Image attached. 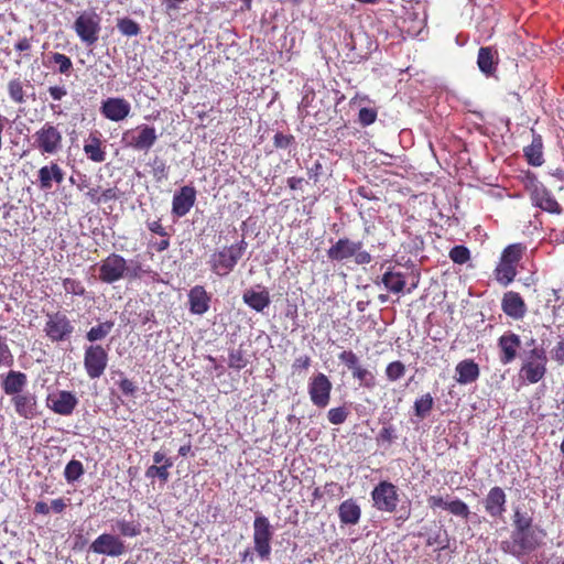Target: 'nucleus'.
<instances>
[{"label": "nucleus", "mask_w": 564, "mask_h": 564, "mask_svg": "<svg viewBox=\"0 0 564 564\" xmlns=\"http://www.w3.org/2000/svg\"><path fill=\"white\" fill-rule=\"evenodd\" d=\"M98 271L99 280L107 284H112L122 279H140L143 273L142 264L139 260H127L118 253H110L101 260Z\"/></svg>", "instance_id": "1"}, {"label": "nucleus", "mask_w": 564, "mask_h": 564, "mask_svg": "<svg viewBox=\"0 0 564 564\" xmlns=\"http://www.w3.org/2000/svg\"><path fill=\"white\" fill-rule=\"evenodd\" d=\"M544 530L512 531L510 538L500 543V549L517 558L534 552L543 544Z\"/></svg>", "instance_id": "2"}, {"label": "nucleus", "mask_w": 564, "mask_h": 564, "mask_svg": "<svg viewBox=\"0 0 564 564\" xmlns=\"http://www.w3.org/2000/svg\"><path fill=\"white\" fill-rule=\"evenodd\" d=\"M522 365L519 375L533 384L539 382L546 373V354L544 349L533 347L521 356Z\"/></svg>", "instance_id": "3"}, {"label": "nucleus", "mask_w": 564, "mask_h": 564, "mask_svg": "<svg viewBox=\"0 0 564 564\" xmlns=\"http://www.w3.org/2000/svg\"><path fill=\"white\" fill-rule=\"evenodd\" d=\"M247 242L242 239L239 243L225 247L210 256L212 271L219 276H225L234 270L237 262L246 251Z\"/></svg>", "instance_id": "4"}, {"label": "nucleus", "mask_w": 564, "mask_h": 564, "mask_svg": "<svg viewBox=\"0 0 564 564\" xmlns=\"http://www.w3.org/2000/svg\"><path fill=\"white\" fill-rule=\"evenodd\" d=\"M362 241L340 238L327 250V256L335 261H344L354 257L357 264H368L371 262L372 257L368 251L362 250Z\"/></svg>", "instance_id": "5"}, {"label": "nucleus", "mask_w": 564, "mask_h": 564, "mask_svg": "<svg viewBox=\"0 0 564 564\" xmlns=\"http://www.w3.org/2000/svg\"><path fill=\"white\" fill-rule=\"evenodd\" d=\"M33 147L42 154H57L63 149L62 132L53 123L45 122L33 134Z\"/></svg>", "instance_id": "6"}, {"label": "nucleus", "mask_w": 564, "mask_h": 564, "mask_svg": "<svg viewBox=\"0 0 564 564\" xmlns=\"http://www.w3.org/2000/svg\"><path fill=\"white\" fill-rule=\"evenodd\" d=\"M101 17L94 10L83 11L74 22V31L83 43L94 45L101 30Z\"/></svg>", "instance_id": "7"}, {"label": "nucleus", "mask_w": 564, "mask_h": 564, "mask_svg": "<svg viewBox=\"0 0 564 564\" xmlns=\"http://www.w3.org/2000/svg\"><path fill=\"white\" fill-rule=\"evenodd\" d=\"M273 528L267 517L258 514L253 521V545L261 561H268L271 555Z\"/></svg>", "instance_id": "8"}, {"label": "nucleus", "mask_w": 564, "mask_h": 564, "mask_svg": "<svg viewBox=\"0 0 564 564\" xmlns=\"http://www.w3.org/2000/svg\"><path fill=\"white\" fill-rule=\"evenodd\" d=\"M46 318L44 333L52 341H64L73 334L74 325L65 314L48 313Z\"/></svg>", "instance_id": "9"}, {"label": "nucleus", "mask_w": 564, "mask_h": 564, "mask_svg": "<svg viewBox=\"0 0 564 564\" xmlns=\"http://www.w3.org/2000/svg\"><path fill=\"white\" fill-rule=\"evenodd\" d=\"M373 506L383 512H393L399 502L397 487L388 481H380L372 490Z\"/></svg>", "instance_id": "10"}, {"label": "nucleus", "mask_w": 564, "mask_h": 564, "mask_svg": "<svg viewBox=\"0 0 564 564\" xmlns=\"http://www.w3.org/2000/svg\"><path fill=\"white\" fill-rule=\"evenodd\" d=\"M108 364V354L100 345H90L85 348L84 366L90 379L104 375Z\"/></svg>", "instance_id": "11"}, {"label": "nucleus", "mask_w": 564, "mask_h": 564, "mask_svg": "<svg viewBox=\"0 0 564 564\" xmlns=\"http://www.w3.org/2000/svg\"><path fill=\"white\" fill-rule=\"evenodd\" d=\"M333 384L323 372H317L308 381V394L312 403L321 409L328 405Z\"/></svg>", "instance_id": "12"}, {"label": "nucleus", "mask_w": 564, "mask_h": 564, "mask_svg": "<svg viewBox=\"0 0 564 564\" xmlns=\"http://www.w3.org/2000/svg\"><path fill=\"white\" fill-rule=\"evenodd\" d=\"M89 550L96 554L119 557L126 553L127 547L119 536L102 533L90 544Z\"/></svg>", "instance_id": "13"}, {"label": "nucleus", "mask_w": 564, "mask_h": 564, "mask_svg": "<svg viewBox=\"0 0 564 564\" xmlns=\"http://www.w3.org/2000/svg\"><path fill=\"white\" fill-rule=\"evenodd\" d=\"M78 404L77 397L66 390H56L47 394L46 406L54 413L68 416Z\"/></svg>", "instance_id": "14"}, {"label": "nucleus", "mask_w": 564, "mask_h": 564, "mask_svg": "<svg viewBox=\"0 0 564 564\" xmlns=\"http://www.w3.org/2000/svg\"><path fill=\"white\" fill-rule=\"evenodd\" d=\"M338 359L352 371V377L359 380L360 384L367 388H372L375 386V376L359 365V359L354 351L344 350L339 354Z\"/></svg>", "instance_id": "15"}, {"label": "nucleus", "mask_w": 564, "mask_h": 564, "mask_svg": "<svg viewBox=\"0 0 564 564\" xmlns=\"http://www.w3.org/2000/svg\"><path fill=\"white\" fill-rule=\"evenodd\" d=\"M100 111L107 119L118 122L130 115L131 106L123 98L111 97L102 101Z\"/></svg>", "instance_id": "16"}, {"label": "nucleus", "mask_w": 564, "mask_h": 564, "mask_svg": "<svg viewBox=\"0 0 564 564\" xmlns=\"http://www.w3.org/2000/svg\"><path fill=\"white\" fill-rule=\"evenodd\" d=\"M11 402L17 414L24 419H33L37 414V399L29 391L12 397Z\"/></svg>", "instance_id": "17"}, {"label": "nucleus", "mask_w": 564, "mask_h": 564, "mask_svg": "<svg viewBox=\"0 0 564 564\" xmlns=\"http://www.w3.org/2000/svg\"><path fill=\"white\" fill-rule=\"evenodd\" d=\"M158 140L156 131L153 127L143 124L137 128V133L128 140V145L138 151L150 150Z\"/></svg>", "instance_id": "18"}, {"label": "nucleus", "mask_w": 564, "mask_h": 564, "mask_svg": "<svg viewBox=\"0 0 564 564\" xmlns=\"http://www.w3.org/2000/svg\"><path fill=\"white\" fill-rule=\"evenodd\" d=\"M195 199V189L189 186H183L173 196L172 213L177 217L185 216L193 207Z\"/></svg>", "instance_id": "19"}, {"label": "nucleus", "mask_w": 564, "mask_h": 564, "mask_svg": "<svg viewBox=\"0 0 564 564\" xmlns=\"http://www.w3.org/2000/svg\"><path fill=\"white\" fill-rule=\"evenodd\" d=\"M521 346L520 337L513 333H506L498 339V347L500 348V362L508 365L512 362Z\"/></svg>", "instance_id": "20"}, {"label": "nucleus", "mask_w": 564, "mask_h": 564, "mask_svg": "<svg viewBox=\"0 0 564 564\" xmlns=\"http://www.w3.org/2000/svg\"><path fill=\"white\" fill-rule=\"evenodd\" d=\"M506 501L502 488L492 487L485 499V509L490 517L500 518L506 511Z\"/></svg>", "instance_id": "21"}, {"label": "nucleus", "mask_w": 564, "mask_h": 564, "mask_svg": "<svg viewBox=\"0 0 564 564\" xmlns=\"http://www.w3.org/2000/svg\"><path fill=\"white\" fill-rule=\"evenodd\" d=\"M505 314L513 319H521L525 315L527 306L522 297L517 292H507L501 302Z\"/></svg>", "instance_id": "22"}, {"label": "nucleus", "mask_w": 564, "mask_h": 564, "mask_svg": "<svg viewBox=\"0 0 564 564\" xmlns=\"http://www.w3.org/2000/svg\"><path fill=\"white\" fill-rule=\"evenodd\" d=\"M189 312L203 315L209 310L210 295L202 285H195L188 292Z\"/></svg>", "instance_id": "23"}, {"label": "nucleus", "mask_w": 564, "mask_h": 564, "mask_svg": "<svg viewBox=\"0 0 564 564\" xmlns=\"http://www.w3.org/2000/svg\"><path fill=\"white\" fill-rule=\"evenodd\" d=\"M28 383L26 375L21 371L10 370L2 379L1 387L6 394L17 395L23 392Z\"/></svg>", "instance_id": "24"}, {"label": "nucleus", "mask_w": 564, "mask_h": 564, "mask_svg": "<svg viewBox=\"0 0 564 564\" xmlns=\"http://www.w3.org/2000/svg\"><path fill=\"white\" fill-rule=\"evenodd\" d=\"M242 300L249 307L257 312H263L271 303L269 292L264 289L260 291L253 289L247 290L242 295Z\"/></svg>", "instance_id": "25"}, {"label": "nucleus", "mask_w": 564, "mask_h": 564, "mask_svg": "<svg viewBox=\"0 0 564 564\" xmlns=\"http://www.w3.org/2000/svg\"><path fill=\"white\" fill-rule=\"evenodd\" d=\"M532 199L534 205L541 209L552 214H561V207L558 203L544 187H535L532 193Z\"/></svg>", "instance_id": "26"}, {"label": "nucleus", "mask_w": 564, "mask_h": 564, "mask_svg": "<svg viewBox=\"0 0 564 564\" xmlns=\"http://www.w3.org/2000/svg\"><path fill=\"white\" fill-rule=\"evenodd\" d=\"M455 371L457 373V382L468 384L475 382L479 377V367L471 359H465L457 364Z\"/></svg>", "instance_id": "27"}, {"label": "nucleus", "mask_w": 564, "mask_h": 564, "mask_svg": "<svg viewBox=\"0 0 564 564\" xmlns=\"http://www.w3.org/2000/svg\"><path fill=\"white\" fill-rule=\"evenodd\" d=\"M338 516L340 522L344 524H357L361 516V510L352 499H348L340 503Z\"/></svg>", "instance_id": "28"}, {"label": "nucleus", "mask_w": 564, "mask_h": 564, "mask_svg": "<svg viewBox=\"0 0 564 564\" xmlns=\"http://www.w3.org/2000/svg\"><path fill=\"white\" fill-rule=\"evenodd\" d=\"M497 62V52L492 47L479 48L477 64L484 74L491 75L496 70Z\"/></svg>", "instance_id": "29"}, {"label": "nucleus", "mask_w": 564, "mask_h": 564, "mask_svg": "<svg viewBox=\"0 0 564 564\" xmlns=\"http://www.w3.org/2000/svg\"><path fill=\"white\" fill-rule=\"evenodd\" d=\"M382 283L390 292L401 293L405 288L406 281L403 273L389 270L383 274Z\"/></svg>", "instance_id": "30"}, {"label": "nucleus", "mask_w": 564, "mask_h": 564, "mask_svg": "<svg viewBox=\"0 0 564 564\" xmlns=\"http://www.w3.org/2000/svg\"><path fill=\"white\" fill-rule=\"evenodd\" d=\"M84 152L94 162L100 163L106 160V153L101 149V141L97 137L90 135L84 144Z\"/></svg>", "instance_id": "31"}, {"label": "nucleus", "mask_w": 564, "mask_h": 564, "mask_svg": "<svg viewBox=\"0 0 564 564\" xmlns=\"http://www.w3.org/2000/svg\"><path fill=\"white\" fill-rule=\"evenodd\" d=\"M524 154L531 165L540 166L543 163L541 139H533L532 143L524 149Z\"/></svg>", "instance_id": "32"}, {"label": "nucleus", "mask_w": 564, "mask_h": 564, "mask_svg": "<svg viewBox=\"0 0 564 564\" xmlns=\"http://www.w3.org/2000/svg\"><path fill=\"white\" fill-rule=\"evenodd\" d=\"M516 274L517 270L514 265L500 260V263L496 269V279L501 285L507 286L510 284L513 281Z\"/></svg>", "instance_id": "33"}, {"label": "nucleus", "mask_w": 564, "mask_h": 564, "mask_svg": "<svg viewBox=\"0 0 564 564\" xmlns=\"http://www.w3.org/2000/svg\"><path fill=\"white\" fill-rule=\"evenodd\" d=\"M113 530H117L122 536L134 538L141 533V525L134 521L119 519L116 521Z\"/></svg>", "instance_id": "34"}, {"label": "nucleus", "mask_w": 564, "mask_h": 564, "mask_svg": "<svg viewBox=\"0 0 564 564\" xmlns=\"http://www.w3.org/2000/svg\"><path fill=\"white\" fill-rule=\"evenodd\" d=\"M112 327H113V322L107 321V322L100 323L97 326L91 327L87 332L86 338L90 343L101 340L108 336V334L111 332Z\"/></svg>", "instance_id": "35"}, {"label": "nucleus", "mask_w": 564, "mask_h": 564, "mask_svg": "<svg viewBox=\"0 0 564 564\" xmlns=\"http://www.w3.org/2000/svg\"><path fill=\"white\" fill-rule=\"evenodd\" d=\"M173 466V460H166V464L156 466L152 465L147 468L145 477L155 478L158 477L161 481L166 482L170 477L169 468Z\"/></svg>", "instance_id": "36"}, {"label": "nucleus", "mask_w": 564, "mask_h": 564, "mask_svg": "<svg viewBox=\"0 0 564 564\" xmlns=\"http://www.w3.org/2000/svg\"><path fill=\"white\" fill-rule=\"evenodd\" d=\"M434 404V400L430 393L422 395L414 402L415 415L420 419H424L429 415Z\"/></svg>", "instance_id": "37"}, {"label": "nucleus", "mask_w": 564, "mask_h": 564, "mask_svg": "<svg viewBox=\"0 0 564 564\" xmlns=\"http://www.w3.org/2000/svg\"><path fill=\"white\" fill-rule=\"evenodd\" d=\"M8 93L12 101L24 104L26 101L23 83L19 78L11 79L8 83Z\"/></svg>", "instance_id": "38"}, {"label": "nucleus", "mask_w": 564, "mask_h": 564, "mask_svg": "<svg viewBox=\"0 0 564 564\" xmlns=\"http://www.w3.org/2000/svg\"><path fill=\"white\" fill-rule=\"evenodd\" d=\"M540 530L539 527L532 524V518L520 511H516L513 516V530L512 531H532Z\"/></svg>", "instance_id": "39"}, {"label": "nucleus", "mask_w": 564, "mask_h": 564, "mask_svg": "<svg viewBox=\"0 0 564 564\" xmlns=\"http://www.w3.org/2000/svg\"><path fill=\"white\" fill-rule=\"evenodd\" d=\"M522 251L523 247L520 243L510 245L503 250L500 260L516 267L521 259Z\"/></svg>", "instance_id": "40"}, {"label": "nucleus", "mask_w": 564, "mask_h": 564, "mask_svg": "<svg viewBox=\"0 0 564 564\" xmlns=\"http://www.w3.org/2000/svg\"><path fill=\"white\" fill-rule=\"evenodd\" d=\"M84 474V466L82 462L72 459L65 467L64 477L67 482L78 480Z\"/></svg>", "instance_id": "41"}, {"label": "nucleus", "mask_w": 564, "mask_h": 564, "mask_svg": "<svg viewBox=\"0 0 564 564\" xmlns=\"http://www.w3.org/2000/svg\"><path fill=\"white\" fill-rule=\"evenodd\" d=\"M117 28L126 36H137L141 31L139 24L129 18L119 19Z\"/></svg>", "instance_id": "42"}, {"label": "nucleus", "mask_w": 564, "mask_h": 564, "mask_svg": "<svg viewBox=\"0 0 564 564\" xmlns=\"http://www.w3.org/2000/svg\"><path fill=\"white\" fill-rule=\"evenodd\" d=\"M449 258L454 263L464 264L470 259V252L465 246H455L449 251Z\"/></svg>", "instance_id": "43"}, {"label": "nucleus", "mask_w": 564, "mask_h": 564, "mask_svg": "<svg viewBox=\"0 0 564 564\" xmlns=\"http://www.w3.org/2000/svg\"><path fill=\"white\" fill-rule=\"evenodd\" d=\"M405 373V366L401 361H393L387 366L386 375L390 381H395Z\"/></svg>", "instance_id": "44"}, {"label": "nucleus", "mask_w": 564, "mask_h": 564, "mask_svg": "<svg viewBox=\"0 0 564 564\" xmlns=\"http://www.w3.org/2000/svg\"><path fill=\"white\" fill-rule=\"evenodd\" d=\"M447 510L453 513L454 516H457V517H460V518H464V519H467L468 516H469V508L468 506L459 500V499H456V500H453L451 502H448V506H447Z\"/></svg>", "instance_id": "45"}, {"label": "nucleus", "mask_w": 564, "mask_h": 564, "mask_svg": "<svg viewBox=\"0 0 564 564\" xmlns=\"http://www.w3.org/2000/svg\"><path fill=\"white\" fill-rule=\"evenodd\" d=\"M52 59L55 64L58 65V72L61 74H64V75H68L72 67H73V63L70 61V58L62 53H54L52 55Z\"/></svg>", "instance_id": "46"}, {"label": "nucleus", "mask_w": 564, "mask_h": 564, "mask_svg": "<svg viewBox=\"0 0 564 564\" xmlns=\"http://www.w3.org/2000/svg\"><path fill=\"white\" fill-rule=\"evenodd\" d=\"M348 416V411L344 406L333 408L327 413L328 421L334 425L343 424Z\"/></svg>", "instance_id": "47"}, {"label": "nucleus", "mask_w": 564, "mask_h": 564, "mask_svg": "<svg viewBox=\"0 0 564 564\" xmlns=\"http://www.w3.org/2000/svg\"><path fill=\"white\" fill-rule=\"evenodd\" d=\"M13 365V355L6 340L0 336V367H11Z\"/></svg>", "instance_id": "48"}, {"label": "nucleus", "mask_w": 564, "mask_h": 564, "mask_svg": "<svg viewBox=\"0 0 564 564\" xmlns=\"http://www.w3.org/2000/svg\"><path fill=\"white\" fill-rule=\"evenodd\" d=\"M40 187L42 189H50L52 187V164L50 166H43L39 170Z\"/></svg>", "instance_id": "49"}, {"label": "nucleus", "mask_w": 564, "mask_h": 564, "mask_svg": "<svg viewBox=\"0 0 564 564\" xmlns=\"http://www.w3.org/2000/svg\"><path fill=\"white\" fill-rule=\"evenodd\" d=\"M63 286L67 293H70L74 295H83L85 293L84 285L79 281H76L73 279H65L63 281Z\"/></svg>", "instance_id": "50"}, {"label": "nucleus", "mask_w": 564, "mask_h": 564, "mask_svg": "<svg viewBox=\"0 0 564 564\" xmlns=\"http://www.w3.org/2000/svg\"><path fill=\"white\" fill-rule=\"evenodd\" d=\"M228 365L230 368L241 369L247 365L241 350H232L229 354Z\"/></svg>", "instance_id": "51"}, {"label": "nucleus", "mask_w": 564, "mask_h": 564, "mask_svg": "<svg viewBox=\"0 0 564 564\" xmlns=\"http://www.w3.org/2000/svg\"><path fill=\"white\" fill-rule=\"evenodd\" d=\"M377 112L371 108H361L359 110V121L362 126H369L376 121Z\"/></svg>", "instance_id": "52"}, {"label": "nucleus", "mask_w": 564, "mask_h": 564, "mask_svg": "<svg viewBox=\"0 0 564 564\" xmlns=\"http://www.w3.org/2000/svg\"><path fill=\"white\" fill-rule=\"evenodd\" d=\"M294 141V137L290 134H283L278 132L274 134L273 143L279 149L288 148Z\"/></svg>", "instance_id": "53"}, {"label": "nucleus", "mask_w": 564, "mask_h": 564, "mask_svg": "<svg viewBox=\"0 0 564 564\" xmlns=\"http://www.w3.org/2000/svg\"><path fill=\"white\" fill-rule=\"evenodd\" d=\"M153 175L156 181L167 178V166L163 161H155L153 165Z\"/></svg>", "instance_id": "54"}, {"label": "nucleus", "mask_w": 564, "mask_h": 564, "mask_svg": "<svg viewBox=\"0 0 564 564\" xmlns=\"http://www.w3.org/2000/svg\"><path fill=\"white\" fill-rule=\"evenodd\" d=\"M552 358L558 364L564 365V340H560L552 349Z\"/></svg>", "instance_id": "55"}, {"label": "nucleus", "mask_w": 564, "mask_h": 564, "mask_svg": "<svg viewBox=\"0 0 564 564\" xmlns=\"http://www.w3.org/2000/svg\"><path fill=\"white\" fill-rule=\"evenodd\" d=\"M148 229L161 237H167L165 228L161 225L160 220H153L147 223Z\"/></svg>", "instance_id": "56"}, {"label": "nucleus", "mask_w": 564, "mask_h": 564, "mask_svg": "<svg viewBox=\"0 0 564 564\" xmlns=\"http://www.w3.org/2000/svg\"><path fill=\"white\" fill-rule=\"evenodd\" d=\"M427 503H429L430 508H432V509L442 508V509H446L447 510V506H448V502L445 501L440 496H431V497H429Z\"/></svg>", "instance_id": "57"}, {"label": "nucleus", "mask_w": 564, "mask_h": 564, "mask_svg": "<svg viewBox=\"0 0 564 564\" xmlns=\"http://www.w3.org/2000/svg\"><path fill=\"white\" fill-rule=\"evenodd\" d=\"M48 93L54 100H61L67 95V90L64 86H51Z\"/></svg>", "instance_id": "58"}, {"label": "nucleus", "mask_w": 564, "mask_h": 564, "mask_svg": "<svg viewBox=\"0 0 564 564\" xmlns=\"http://www.w3.org/2000/svg\"><path fill=\"white\" fill-rule=\"evenodd\" d=\"M119 387H120L121 391L127 395L133 394L137 390V387L134 386V383L129 379H122L119 382Z\"/></svg>", "instance_id": "59"}, {"label": "nucleus", "mask_w": 564, "mask_h": 564, "mask_svg": "<svg viewBox=\"0 0 564 564\" xmlns=\"http://www.w3.org/2000/svg\"><path fill=\"white\" fill-rule=\"evenodd\" d=\"M311 358L308 356H300L293 362L294 369H307L311 366Z\"/></svg>", "instance_id": "60"}, {"label": "nucleus", "mask_w": 564, "mask_h": 564, "mask_svg": "<svg viewBox=\"0 0 564 564\" xmlns=\"http://www.w3.org/2000/svg\"><path fill=\"white\" fill-rule=\"evenodd\" d=\"M323 166L316 161L312 167L308 169V177L314 180V182L318 181V176L322 173Z\"/></svg>", "instance_id": "61"}, {"label": "nucleus", "mask_w": 564, "mask_h": 564, "mask_svg": "<svg viewBox=\"0 0 564 564\" xmlns=\"http://www.w3.org/2000/svg\"><path fill=\"white\" fill-rule=\"evenodd\" d=\"M52 177L57 184L64 181V172L56 163H52Z\"/></svg>", "instance_id": "62"}, {"label": "nucleus", "mask_w": 564, "mask_h": 564, "mask_svg": "<svg viewBox=\"0 0 564 564\" xmlns=\"http://www.w3.org/2000/svg\"><path fill=\"white\" fill-rule=\"evenodd\" d=\"M66 502L64 499L62 498H58V499H54L51 503V509L55 512V513H61L64 511V509L66 508Z\"/></svg>", "instance_id": "63"}, {"label": "nucleus", "mask_w": 564, "mask_h": 564, "mask_svg": "<svg viewBox=\"0 0 564 564\" xmlns=\"http://www.w3.org/2000/svg\"><path fill=\"white\" fill-rule=\"evenodd\" d=\"M380 436L382 440L391 442L395 438L394 430L391 426L383 427L380 432Z\"/></svg>", "instance_id": "64"}]
</instances>
